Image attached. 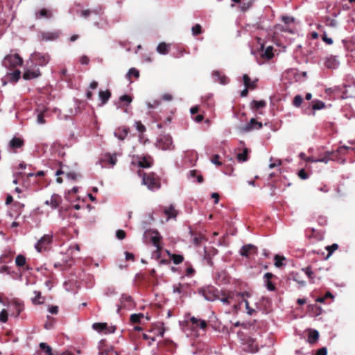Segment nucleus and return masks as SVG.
Instances as JSON below:
<instances>
[{"instance_id": "c9c22d12", "label": "nucleus", "mask_w": 355, "mask_h": 355, "mask_svg": "<svg viewBox=\"0 0 355 355\" xmlns=\"http://www.w3.org/2000/svg\"><path fill=\"white\" fill-rule=\"evenodd\" d=\"M275 266L277 268H280L283 266V261L285 260V257L282 256H279L278 254H276L275 256Z\"/></svg>"}, {"instance_id": "49530a36", "label": "nucleus", "mask_w": 355, "mask_h": 355, "mask_svg": "<svg viewBox=\"0 0 355 355\" xmlns=\"http://www.w3.org/2000/svg\"><path fill=\"white\" fill-rule=\"evenodd\" d=\"M40 347L42 349L44 350L46 352V354H48L49 355H52V349L51 348V347L49 345H48L46 343H41L40 344Z\"/></svg>"}, {"instance_id": "0eeeda50", "label": "nucleus", "mask_w": 355, "mask_h": 355, "mask_svg": "<svg viewBox=\"0 0 355 355\" xmlns=\"http://www.w3.org/2000/svg\"><path fill=\"white\" fill-rule=\"evenodd\" d=\"M142 183L151 191L158 189L160 187V183L153 173L145 174L143 176Z\"/></svg>"}, {"instance_id": "5701e85b", "label": "nucleus", "mask_w": 355, "mask_h": 355, "mask_svg": "<svg viewBox=\"0 0 355 355\" xmlns=\"http://www.w3.org/2000/svg\"><path fill=\"white\" fill-rule=\"evenodd\" d=\"M164 213L167 216V220L171 218H175L178 215V211L173 205H170L164 210Z\"/></svg>"}, {"instance_id": "4be33fe9", "label": "nucleus", "mask_w": 355, "mask_h": 355, "mask_svg": "<svg viewBox=\"0 0 355 355\" xmlns=\"http://www.w3.org/2000/svg\"><path fill=\"white\" fill-rule=\"evenodd\" d=\"M98 97H99V99L101 101L100 105L101 106L104 105L105 104L107 103V102L110 98V97H111V92L108 89H107L105 91L101 90L98 92Z\"/></svg>"}, {"instance_id": "cd10ccee", "label": "nucleus", "mask_w": 355, "mask_h": 355, "mask_svg": "<svg viewBox=\"0 0 355 355\" xmlns=\"http://www.w3.org/2000/svg\"><path fill=\"white\" fill-rule=\"evenodd\" d=\"M167 254L175 264H180L184 260V257L181 254H171L167 251Z\"/></svg>"}, {"instance_id": "f257e3e1", "label": "nucleus", "mask_w": 355, "mask_h": 355, "mask_svg": "<svg viewBox=\"0 0 355 355\" xmlns=\"http://www.w3.org/2000/svg\"><path fill=\"white\" fill-rule=\"evenodd\" d=\"M186 324L185 326H182V329L184 332H187L189 329H191V332L190 334H187V336H198V333L196 330V327H199L201 329H205L207 324V322L204 320L197 318L194 316H192L188 320H185L184 322Z\"/></svg>"}, {"instance_id": "bb28decb", "label": "nucleus", "mask_w": 355, "mask_h": 355, "mask_svg": "<svg viewBox=\"0 0 355 355\" xmlns=\"http://www.w3.org/2000/svg\"><path fill=\"white\" fill-rule=\"evenodd\" d=\"M202 102L208 107H212L214 105V101L213 100V95L211 94H207L202 96Z\"/></svg>"}, {"instance_id": "f704fd0d", "label": "nucleus", "mask_w": 355, "mask_h": 355, "mask_svg": "<svg viewBox=\"0 0 355 355\" xmlns=\"http://www.w3.org/2000/svg\"><path fill=\"white\" fill-rule=\"evenodd\" d=\"M273 55H274L272 53V46H268L262 53V56L267 58L268 60L271 59L273 57Z\"/></svg>"}, {"instance_id": "864d4df0", "label": "nucleus", "mask_w": 355, "mask_h": 355, "mask_svg": "<svg viewBox=\"0 0 355 355\" xmlns=\"http://www.w3.org/2000/svg\"><path fill=\"white\" fill-rule=\"evenodd\" d=\"M135 128L136 129L140 132H144L146 131V128L145 126L141 123V121H136L135 122Z\"/></svg>"}, {"instance_id": "dca6fc26", "label": "nucleus", "mask_w": 355, "mask_h": 355, "mask_svg": "<svg viewBox=\"0 0 355 355\" xmlns=\"http://www.w3.org/2000/svg\"><path fill=\"white\" fill-rule=\"evenodd\" d=\"M60 35V32L59 31H53V32H44L42 33L40 35V39L42 41H53L57 40Z\"/></svg>"}, {"instance_id": "de8ad7c7", "label": "nucleus", "mask_w": 355, "mask_h": 355, "mask_svg": "<svg viewBox=\"0 0 355 355\" xmlns=\"http://www.w3.org/2000/svg\"><path fill=\"white\" fill-rule=\"evenodd\" d=\"M192 34L194 36H196L201 33L202 32V27L200 24H196L193 26L191 28Z\"/></svg>"}, {"instance_id": "b1692460", "label": "nucleus", "mask_w": 355, "mask_h": 355, "mask_svg": "<svg viewBox=\"0 0 355 355\" xmlns=\"http://www.w3.org/2000/svg\"><path fill=\"white\" fill-rule=\"evenodd\" d=\"M129 133V129L128 128H123V129L118 128L114 132V136L120 140H124Z\"/></svg>"}, {"instance_id": "09e8293b", "label": "nucleus", "mask_w": 355, "mask_h": 355, "mask_svg": "<svg viewBox=\"0 0 355 355\" xmlns=\"http://www.w3.org/2000/svg\"><path fill=\"white\" fill-rule=\"evenodd\" d=\"M143 317L142 313L132 314L130 315V321L133 323H137L140 321V319Z\"/></svg>"}, {"instance_id": "052dcab7", "label": "nucleus", "mask_w": 355, "mask_h": 355, "mask_svg": "<svg viewBox=\"0 0 355 355\" xmlns=\"http://www.w3.org/2000/svg\"><path fill=\"white\" fill-rule=\"evenodd\" d=\"M92 12H96V11H92L90 10H84L81 11L80 15L83 17L87 18Z\"/></svg>"}, {"instance_id": "7c9ffc66", "label": "nucleus", "mask_w": 355, "mask_h": 355, "mask_svg": "<svg viewBox=\"0 0 355 355\" xmlns=\"http://www.w3.org/2000/svg\"><path fill=\"white\" fill-rule=\"evenodd\" d=\"M20 73L21 72L19 70H15L12 73H8L7 76L10 81L17 82L20 77Z\"/></svg>"}, {"instance_id": "a18cd8bd", "label": "nucleus", "mask_w": 355, "mask_h": 355, "mask_svg": "<svg viewBox=\"0 0 355 355\" xmlns=\"http://www.w3.org/2000/svg\"><path fill=\"white\" fill-rule=\"evenodd\" d=\"M302 97L300 95H296L293 98V103L294 106L298 107L302 105Z\"/></svg>"}, {"instance_id": "e433bc0d", "label": "nucleus", "mask_w": 355, "mask_h": 355, "mask_svg": "<svg viewBox=\"0 0 355 355\" xmlns=\"http://www.w3.org/2000/svg\"><path fill=\"white\" fill-rule=\"evenodd\" d=\"M325 107V104L324 102L321 101H315L313 102V105L312 106V108L313 110H322Z\"/></svg>"}, {"instance_id": "7ed1b4c3", "label": "nucleus", "mask_w": 355, "mask_h": 355, "mask_svg": "<svg viewBox=\"0 0 355 355\" xmlns=\"http://www.w3.org/2000/svg\"><path fill=\"white\" fill-rule=\"evenodd\" d=\"M53 234L52 232L44 234L35 244V248L38 252H43L50 250L53 242Z\"/></svg>"}, {"instance_id": "774afa93", "label": "nucleus", "mask_w": 355, "mask_h": 355, "mask_svg": "<svg viewBox=\"0 0 355 355\" xmlns=\"http://www.w3.org/2000/svg\"><path fill=\"white\" fill-rule=\"evenodd\" d=\"M322 40L327 44H331L333 43V40L331 37H328L326 34L323 35Z\"/></svg>"}, {"instance_id": "bf43d9fd", "label": "nucleus", "mask_w": 355, "mask_h": 355, "mask_svg": "<svg viewBox=\"0 0 355 355\" xmlns=\"http://www.w3.org/2000/svg\"><path fill=\"white\" fill-rule=\"evenodd\" d=\"M116 236L119 239L122 240L125 237V232L122 230H118Z\"/></svg>"}, {"instance_id": "aec40b11", "label": "nucleus", "mask_w": 355, "mask_h": 355, "mask_svg": "<svg viewBox=\"0 0 355 355\" xmlns=\"http://www.w3.org/2000/svg\"><path fill=\"white\" fill-rule=\"evenodd\" d=\"M212 77L215 82H219L222 85L228 83V78L225 75H222L219 71H214L212 72Z\"/></svg>"}, {"instance_id": "20e7f679", "label": "nucleus", "mask_w": 355, "mask_h": 355, "mask_svg": "<svg viewBox=\"0 0 355 355\" xmlns=\"http://www.w3.org/2000/svg\"><path fill=\"white\" fill-rule=\"evenodd\" d=\"M50 59L49 53L35 51L31 55L29 60L32 64L44 67L49 62Z\"/></svg>"}, {"instance_id": "a211bd4d", "label": "nucleus", "mask_w": 355, "mask_h": 355, "mask_svg": "<svg viewBox=\"0 0 355 355\" xmlns=\"http://www.w3.org/2000/svg\"><path fill=\"white\" fill-rule=\"evenodd\" d=\"M62 202L61 197L58 194H53L49 200L45 201L46 205L50 206L52 209H56L59 207Z\"/></svg>"}, {"instance_id": "f8f14e48", "label": "nucleus", "mask_w": 355, "mask_h": 355, "mask_svg": "<svg viewBox=\"0 0 355 355\" xmlns=\"http://www.w3.org/2000/svg\"><path fill=\"white\" fill-rule=\"evenodd\" d=\"M323 64L327 69H335L338 67L340 62L337 56L331 55L323 58Z\"/></svg>"}, {"instance_id": "8fccbe9b", "label": "nucleus", "mask_w": 355, "mask_h": 355, "mask_svg": "<svg viewBox=\"0 0 355 355\" xmlns=\"http://www.w3.org/2000/svg\"><path fill=\"white\" fill-rule=\"evenodd\" d=\"M8 311L6 309H3L0 313V321L5 323L8 321Z\"/></svg>"}, {"instance_id": "e2e57ef3", "label": "nucleus", "mask_w": 355, "mask_h": 355, "mask_svg": "<svg viewBox=\"0 0 355 355\" xmlns=\"http://www.w3.org/2000/svg\"><path fill=\"white\" fill-rule=\"evenodd\" d=\"M194 272L195 270L191 266H189L186 269V275L188 277L193 275Z\"/></svg>"}, {"instance_id": "9d476101", "label": "nucleus", "mask_w": 355, "mask_h": 355, "mask_svg": "<svg viewBox=\"0 0 355 355\" xmlns=\"http://www.w3.org/2000/svg\"><path fill=\"white\" fill-rule=\"evenodd\" d=\"M156 146L164 150L171 149L173 146L172 137L168 135L160 136L157 140Z\"/></svg>"}, {"instance_id": "338daca9", "label": "nucleus", "mask_w": 355, "mask_h": 355, "mask_svg": "<svg viewBox=\"0 0 355 355\" xmlns=\"http://www.w3.org/2000/svg\"><path fill=\"white\" fill-rule=\"evenodd\" d=\"M49 312L51 314H57L58 312V307L57 306H51L49 308Z\"/></svg>"}, {"instance_id": "c03bdc74", "label": "nucleus", "mask_w": 355, "mask_h": 355, "mask_svg": "<svg viewBox=\"0 0 355 355\" xmlns=\"http://www.w3.org/2000/svg\"><path fill=\"white\" fill-rule=\"evenodd\" d=\"M131 301V297L126 295L123 294L121 296V303L123 304V306L125 307L127 306L126 303H128Z\"/></svg>"}, {"instance_id": "680f3d73", "label": "nucleus", "mask_w": 355, "mask_h": 355, "mask_svg": "<svg viewBox=\"0 0 355 355\" xmlns=\"http://www.w3.org/2000/svg\"><path fill=\"white\" fill-rule=\"evenodd\" d=\"M298 176L302 179V180H306L308 178V175L306 173L304 169H301L299 172H298Z\"/></svg>"}, {"instance_id": "6ab92c4d", "label": "nucleus", "mask_w": 355, "mask_h": 355, "mask_svg": "<svg viewBox=\"0 0 355 355\" xmlns=\"http://www.w3.org/2000/svg\"><path fill=\"white\" fill-rule=\"evenodd\" d=\"M41 73L39 69H26L23 78L26 80H31L40 76Z\"/></svg>"}, {"instance_id": "69168bd1", "label": "nucleus", "mask_w": 355, "mask_h": 355, "mask_svg": "<svg viewBox=\"0 0 355 355\" xmlns=\"http://www.w3.org/2000/svg\"><path fill=\"white\" fill-rule=\"evenodd\" d=\"M89 58L86 55H82L80 58V62L82 64H87L89 63Z\"/></svg>"}, {"instance_id": "0e129e2a", "label": "nucleus", "mask_w": 355, "mask_h": 355, "mask_svg": "<svg viewBox=\"0 0 355 355\" xmlns=\"http://www.w3.org/2000/svg\"><path fill=\"white\" fill-rule=\"evenodd\" d=\"M327 349L326 347H322L319 349L315 355H327Z\"/></svg>"}, {"instance_id": "c85d7f7f", "label": "nucleus", "mask_w": 355, "mask_h": 355, "mask_svg": "<svg viewBox=\"0 0 355 355\" xmlns=\"http://www.w3.org/2000/svg\"><path fill=\"white\" fill-rule=\"evenodd\" d=\"M243 84L245 87L254 89L256 86V81H251L250 77L247 74L243 76Z\"/></svg>"}, {"instance_id": "c756f323", "label": "nucleus", "mask_w": 355, "mask_h": 355, "mask_svg": "<svg viewBox=\"0 0 355 355\" xmlns=\"http://www.w3.org/2000/svg\"><path fill=\"white\" fill-rule=\"evenodd\" d=\"M157 51L159 54L166 55L168 53V45L165 42H161L157 46Z\"/></svg>"}, {"instance_id": "a878e982", "label": "nucleus", "mask_w": 355, "mask_h": 355, "mask_svg": "<svg viewBox=\"0 0 355 355\" xmlns=\"http://www.w3.org/2000/svg\"><path fill=\"white\" fill-rule=\"evenodd\" d=\"M10 148H19L24 145V141L18 137H13L9 143Z\"/></svg>"}, {"instance_id": "ea45409f", "label": "nucleus", "mask_w": 355, "mask_h": 355, "mask_svg": "<svg viewBox=\"0 0 355 355\" xmlns=\"http://www.w3.org/2000/svg\"><path fill=\"white\" fill-rule=\"evenodd\" d=\"M319 338V334L318 331L316 330H314L312 331L309 336V343H314L315 340H317Z\"/></svg>"}, {"instance_id": "a19ab883", "label": "nucleus", "mask_w": 355, "mask_h": 355, "mask_svg": "<svg viewBox=\"0 0 355 355\" xmlns=\"http://www.w3.org/2000/svg\"><path fill=\"white\" fill-rule=\"evenodd\" d=\"M302 270L306 274V275L310 279H313V272L312 271L311 266H307L306 268H303Z\"/></svg>"}, {"instance_id": "37998d69", "label": "nucleus", "mask_w": 355, "mask_h": 355, "mask_svg": "<svg viewBox=\"0 0 355 355\" xmlns=\"http://www.w3.org/2000/svg\"><path fill=\"white\" fill-rule=\"evenodd\" d=\"M331 154H332L331 152H329V151L326 152L324 157L316 159L317 162H323V163L327 164L329 162V161L331 159L330 155Z\"/></svg>"}, {"instance_id": "72a5a7b5", "label": "nucleus", "mask_w": 355, "mask_h": 355, "mask_svg": "<svg viewBox=\"0 0 355 355\" xmlns=\"http://www.w3.org/2000/svg\"><path fill=\"white\" fill-rule=\"evenodd\" d=\"M33 294H34V297L32 298L33 303L34 304H42L43 302L40 300L41 298H42L41 293L40 291H35L33 292Z\"/></svg>"}, {"instance_id": "412c9836", "label": "nucleus", "mask_w": 355, "mask_h": 355, "mask_svg": "<svg viewBox=\"0 0 355 355\" xmlns=\"http://www.w3.org/2000/svg\"><path fill=\"white\" fill-rule=\"evenodd\" d=\"M273 277V275L270 272H266L263 276L264 285L267 289L270 291H273L275 289L274 284L270 281V279Z\"/></svg>"}, {"instance_id": "393cba45", "label": "nucleus", "mask_w": 355, "mask_h": 355, "mask_svg": "<svg viewBox=\"0 0 355 355\" xmlns=\"http://www.w3.org/2000/svg\"><path fill=\"white\" fill-rule=\"evenodd\" d=\"M266 106V102L263 100L253 101L251 103V108L253 111L257 112L259 109L263 108Z\"/></svg>"}, {"instance_id": "1a4fd4ad", "label": "nucleus", "mask_w": 355, "mask_h": 355, "mask_svg": "<svg viewBox=\"0 0 355 355\" xmlns=\"http://www.w3.org/2000/svg\"><path fill=\"white\" fill-rule=\"evenodd\" d=\"M92 328L102 334H113L116 331V327L114 325L108 324L106 322H96L92 325Z\"/></svg>"}, {"instance_id": "ddd939ff", "label": "nucleus", "mask_w": 355, "mask_h": 355, "mask_svg": "<svg viewBox=\"0 0 355 355\" xmlns=\"http://www.w3.org/2000/svg\"><path fill=\"white\" fill-rule=\"evenodd\" d=\"M150 236V242L158 250H162V246L160 244V240L162 237L160 236L159 234L157 232L153 231H146L144 233V236Z\"/></svg>"}, {"instance_id": "4d7b16f0", "label": "nucleus", "mask_w": 355, "mask_h": 355, "mask_svg": "<svg viewBox=\"0 0 355 355\" xmlns=\"http://www.w3.org/2000/svg\"><path fill=\"white\" fill-rule=\"evenodd\" d=\"M338 248V244L334 243L331 245H329L326 248L327 250L329 252V255H331L334 250H336Z\"/></svg>"}, {"instance_id": "603ef678", "label": "nucleus", "mask_w": 355, "mask_h": 355, "mask_svg": "<svg viewBox=\"0 0 355 355\" xmlns=\"http://www.w3.org/2000/svg\"><path fill=\"white\" fill-rule=\"evenodd\" d=\"M119 99L121 102H125L127 105H130L132 101V97L126 94L121 96Z\"/></svg>"}, {"instance_id": "f3484780", "label": "nucleus", "mask_w": 355, "mask_h": 355, "mask_svg": "<svg viewBox=\"0 0 355 355\" xmlns=\"http://www.w3.org/2000/svg\"><path fill=\"white\" fill-rule=\"evenodd\" d=\"M257 252V248L252 244H247L242 246L240 250L239 254L243 256L248 257L252 252L256 254Z\"/></svg>"}, {"instance_id": "39448f33", "label": "nucleus", "mask_w": 355, "mask_h": 355, "mask_svg": "<svg viewBox=\"0 0 355 355\" xmlns=\"http://www.w3.org/2000/svg\"><path fill=\"white\" fill-rule=\"evenodd\" d=\"M23 59L17 54H11L6 55L2 61V64L8 69H14L22 65Z\"/></svg>"}, {"instance_id": "6e6d98bb", "label": "nucleus", "mask_w": 355, "mask_h": 355, "mask_svg": "<svg viewBox=\"0 0 355 355\" xmlns=\"http://www.w3.org/2000/svg\"><path fill=\"white\" fill-rule=\"evenodd\" d=\"M272 158H270V163L269 164L270 168H273L275 166H280L282 164V162L280 159H275L274 162H272Z\"/></svg>"}, {"instance_id": "423d86ee", "label": "nucleus", "mask_w": 355, "mask_h": 355, "mask_svg": "<svg viewBox=\"0 0 355 355\" xmlns=\"http://www.w3.org/2000/svg\"><path fill=\"white\" fill-rule=\"evenodd\" d=\"M132 163L141 168H150L153 165V159L148 155H137L132 156Z\"/></svg>"}, {"instance_id": "4468645a", "label": "nucleus", "mask_w": 355, "mask_h": 355, "mask_svg": "<svg viewBox=\"0 0 355 355\" xmlns=\"http://www.w3.org/2000/svg\"><path fill=\"white\" fill-rule=\"evenodd\" d=\"M98 349L99 350L98 355H112L114 350L112 346L106 344L105 340L99 341Z\"/></svg>"}, {"instance_id": "9b49d317", "label": "nucleus", "mask_w": 355, "mask_h": 355, "mask_svg": "<svg viewBox=\"0 0 355 355\" xmlns=\"http://www.w3.org/2000/svg\"><path fill=\"white\" fill-rule=\"evenodd\" d=\"M53 16V11L51 9L42 8L36 10L34 12V17L36 20H41L43 19H49Z\"/></svg>"}, {"instance_id": "6e6552de", "label": "nucleus", "mask_w": 355, "mask_h": 355, "mask_svg": "<svg viewBox=\"0 0 355 355\" xmlns=\"http://www.w3.org/2000/svg\"><path fill=\"white\" fill-rule=\"evenodd\" d=\"M49 108L44 105H38L35 109L33 114L36 117V123L38 125H44L46 123L45 118L48 116Z\"/></svg>"}, {"instance_id": "5fc2aeb1", "label": "nucleus", "mask_w": 355, "mask_h": 355, "mask_svg": "<svg viewBox=\"0 0 355 355\" xmlns=\"http://www.w3.org/2000/svg\"><path fill=\"white\" fill-rule=\"evenodd\" d=\"M282 20L286 24H291L293 22H294L295 21V19L294 17H289V16H282Z\"/></svg>"}, {"instance_id": "f03ea898", "label": "nucleus", "mask_w": 355, "mask_h": 355, "mask_svg": "<svg viewBox=\"0 0 355 355\" xmlns=\"http://www.w3.org/2000/svg\"><path fill=\"white\" fill-rule=\"evenodd\" d=\"M198 293L202 295L205 300L213 302L219 299V291L213 286L209 285L198 288Z\"/></svg>"}, {"instance_id": "13d9d810", "label": "nucleus", "mask_w": 355, "mask_h": 355, "mask_svg": "<svg viewBox=\"0 0 355 355\" xmlns=\"http://www.w3.org/2000/svg\"><path fill=\"white\" fill-rule=\"evenodd\" d=\"M219 158L220 156L218 155H215L211 160V163L216 166H221L222 163L219 161Z\"/></svg>"}, {"instance_id": "473e14b6", "label": "nucleus", "mask_w": 355, "mask_h": 355, "mask_svg": "<svg viewBox=\"0 0 355 355\" xmlns=\"http://www.w3.org/2000/svg\"><path fill=\"white\" fill-rule=\"evenodd\" d=\"M26 257L22 254H19L15 258V264L18 267H22L26 264Z\"/></svg>"}, {"instance_id": "2eb2a0df", "label": "nucleus", "mask_w": 355, "mask_h": 355, "mask_svg": "<svg viewBox=\"0 0 355 355\" xmlns=\"http://www.w3.org/2000/svg\"><path fill=\"white\" fill-rule=\"evenodd\" d=\"M263 127V125L261 122H258L255 120V119L252 118L250 119L249 123L245 125L242 130L243 132H250L253 130H259Z\"/></svg>"}, {"instance_id": "4c0bfd02", "label": "nucleus", "mask_w": 355, "mask_h": 355, "mask_svg": "<svg viewBox=\"0 0 355 355\" xmlns=\"http://www.w3.org/2000/svg\"><path fill=\"white\" fill-rule=\"evenodd\" d=\"M108 158V162L112 166H114L117 162V156L116 153L110 154L108 153L106 155Z\"/></svg>"}, {"instance_id": "79ce46f5", "label": "nucleus", "mask_w": 355, "mask_h": 355, "mask_svg": "<svg viewBox=\"0 0 355 355\" xmlns=\"http://www.w3.org/2000/svg\"><path fill=\"white\" fill-rule=\"evenodd\" d=\"M131 76H133L135 78H139V71L137 69H136L135 68H131L128 71L126 76L128 78H130Z\"/></svg>"}, {"instance_id": "58836bf2", "label": "nucleus", "mask_w": 355, "mask_h": 355, "mask_svg": "<svg viewBox=\"0 0 355 355\" xmlns=\"http://www.w3.org/2000/svg\"><path fill=\"white\" fill-rule=\"evenodd\" d=\"M183 287L184 286L180 283L174 284L173 286V291L174 293L182 294L183 293Z\"/></svg>"}, {"instance_id": "2f4dec72", "label": "nucleus", "mask_w": 355, "mask_h": 355, "mask_svg": "<svg viewBox=\"0 0 355 355\" xmlns=\"http://www.w3.org/2000/svg\"><path fill=\"white\" fill-rule=\"evenodd\" d=\"M248 149L245 148L242 153L237 155V159L239 162H243L248 160Z\"/></svg>"}, {"instance_id": "3c124183", "label": "nucleus", "mask_w": 355, "mask_h": 355, "mask_svg": "<svg viewBox=\"0 0 355 355\" xmlns=\"http://www.w3.org/2000/svg\"><path fill=\"white\" fill-rule=\"evenodd\" d=\"M243 302L245 303V309L247 310V313L249 315H252L255 312V310L250 307L249 302L247 300H243Z\"/></svg>"}]
</instances>
